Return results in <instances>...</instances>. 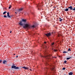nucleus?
<instances>
[{
  "instance_id": "nucleus-1",
  "label": "nucleus",
  "mask_w": 75,
  "mask_h": 75,
  "mask_svg": "<svg viewBox=\"0 0 75 75\" xmlns=\"http://www.w3.org/2000/svg\"><path fill=\"white\" fill-rule=\"evenodd\" d=\"M24 25L23 26V28H35L36 27V25H35L30 26L28 24H24Z\"/></svg>"
},
{
  "instance_id": "nucleus-2",
  "label": "nucleus",
  "mask_w": 75,
  "mask_h": 75,
  "mask_svg": "<svg viewBox=\"0 0 75 75\" xmlns=\"http://www.w3.org/2000/svg\"><path fill=\"white\" fill-rule=\"evenodd\" d=\"M50 67L49 68H46L45 69V71H47V70L48 69H51L52 71H55V67H54V66H53L51 64L49 65Z\"/></svg>"
},
{
  "instance_id": "nucleus-3",
  "label": "nucleus",
  "mask_w": 75,
  "mask_h": 75,
  "mask_svg": "<svg viewBox=\"0 0 75 75\" xmlns=\"http://www.w3.org/2000/svg\"><path fill=\"white\" fill-rule=\"evenodd\" d=\"M45 52L46 53H45V56H44V57L46 58V59H47V61H48V59H51V57L52 56V55L51 54H47V51H45Z\"/></svg>"
},
{
  "instance_id": "nucleus-4",
  "label": "nucleus",
  "mask_w": 75,
  "mask_h": 75,
  "mask_svg": "<svg viewBox=\"0 0 75 75\" xmlns=\"http://www.w3.org/2000/svg\"><path fill=\"white\" fill-rule=\"evenodd\" d=\"M27 21L26 19H23L21 21H20L19 23V24L20 25H24L25 24H24Z\"/></svg>"
},
{
  "instance_id": "nucleus-5",
  "label": "nucleus",
  "mask_w": 75,
  "mask_h": 75,
  "mask_svg": "<svg viewBox=\"0 0 75 75\" xmlns=\"http://www.w3.org/2000/svg\"><path fill=\"white\" fill-rule=\"evenodd\" d=\"M11 68H14L15 69H19V67H16V66L13 65L11 67Z\"/></svg>"
},
{
  "instance_id": "nucleus-6",
  "label": "nucleus",
  "mask_w": 75,
  "mask_h": 75,
  "mask_svg": "<svg viewBox=\"0 0 75 75\" xmlns=\"http://www.w3.org/2000/svg\"><path fill=\"white\" fill-rule=\"evenodd\" d=\"M52 34L50 33H47V34H45V35L47 36V37H50L51 35Z\"/></svg>"
},
{
  "instance_id": "nucleus-7",
  "label": "nucleus",
  "mask_w": 75,
  "mask_h": 75,
  "mask_svg": "<svg viewBox=\"0 0 75 75\" xmlns=\"http://www.w3.org/2000/svg\"><path fill=\"white\" fill-rule=\"evenodd\" d=\"M68 8L70 11V10H72V6H70L68 7Z\"/></svg>"
},
{
  "instance_id": "nucleus-8",
  "label": "nucleus",
  "mask_w": 75,
  "mask_h": 75,
  "mask_svg": "<svg viewBox=\"0 0 75 75\" xmlns=\"http://www.w3.org/2000/svg\"><path fill=\"white\" fill-rule=\"evenodd\" d=\"M22 68L25 69H29V68L28 67H22Z\"/></svg>"
},
{
  "instance_id": "nucleus-9",
  "label": "nucleus",
  "mask_w": 75,
  "mask_h": 75,
  "mask_svg": "<svg viewBox=\"0 0 75 75\" xmlns=\"http://www.w3.org/2000/svg\"><path fill=\"white\" fill-rule=\"evenodd\" d=\"M37 7L39 9H40V8L41 7L40 6V4H38L37 5Z\"/></svg>"
},
{
  "instance_id": "nucleus-10",
  "label": "nucleus",
  "mask_w": 75,
  "mask_h": 75,
  "mask_svg": "<svg viewBox=\"0 0 75 75\" xmlns=\"http://www.w3.org/2000/svg\"><path fill=\"white\" fill-rule=\"evenodd\" d=\"M7 16L8 17H10V18L11 17L10 16V15H9V12H8L7 13Z\"/></svg>"
},
{
  "instance_id": "nucleus-11",
  "label": "nucleus",
  "mask_w": 75,
  "mask_h": 75,
  "mask_svg": "<svg viewBox=\"0 0 75 75\" xmlns=\"http://www.w3.org/2000/svg\"><path fill=\"white\" fill-rule=\"evenodd\" d=\"M7 63V61L5 60L3 61V64H6Z\"/></svg>"
},
{
  "instance_id": "nucleus-12",
  "label": "nucleus",
  "mask_w": 75,
  "mask_h": 75,
  "mask_svg": "<svg viewBox=\"0 0 75 75\" xmlns=\"http://www.w3.org/2000/svg\"><path fill=\"white\" fill-rule=\"evenodd\" d=\"M69 75H73V73L72 72H70L69 73Z\"/></svg>"
},
{
  "instance_id": "nucleus-13",
  "label": "nucleus",
  "mask_w": 75,
  "mask_h": 75,
  "mask_svg": "<svg viewBox=\"0 0 75 75\" xmlns=\"http://www.w3.org/2000/svg\"><path fill=\"white\" fill-rule=\"evenodd\" d=\"M48 62L47 61H45V65H48V64L47 63Z\"/></svg>"
},
{
  "instance_id": "nucleus-14",
  "label": "nucleus",
  "mask_w": 75,
  "mask_h": 75,
  "mask_svg": "<svg viewBox=\"0 0 75 75\" xmlns=\"http://www.w3.org/2000/svg\"><path fill=\"white\" fill-rule=\"evenodd\" d=\"M23 10V8H21L20 9H19V10H18V11H22Z\"/></svg>"
},
{
  "instance_id": "nucleus-15",
  "label": "nucleus",
  "mask_w": 75,
  "mask_h": 75,
  "mask_svg": "<svg viewBox=\"0 0 75 75\" xmlns=\"http://www.w3.org/2000/svg\"><path fill=\"white\" fill-rule=\"evenodd\" d=\"M65 11H69V9L68 8H66L65 9Z\"/></svg>"
},
{
  "instance_id": "nucleus-16",
  "label": "nucleus",
  "mask_w": 75,
  "mask_h": 75,
  "mask_svg": "<svg viewBox=\"0 0 75 75\" xmlns=\"http://www.w3.org/2000/svg\"><path fill=\"white\" fill-rule=\"evenodd\" d=\"M4 18H8V17H7V16L5 15L4 16Z\"/></svg>"
},
{
  "instance_id": "nucleus-17",
  "label": "nucleus",
  "mask_w": 75,
  "mask_h": 75,
  "mask_svg": "<svg viewBox=\"0 0 75 75\" xmlns=\"http://www.w3.org/2000/svg\"><path fill=\"white\" fill-rule=\"evenodd\" d=\"M70 58H72V57H69V58H67V60H68L69 59H70Z\"/></svg>"
},
{
  "instance_id": "nucleus-18",
  "label": "nucleus",
  "mask_w": 75,
  "mask_h": 75,
  "mask_svg": "<svg viewBox=\"0 0 75 75\" xmlns=\"http://www.w3.org/2000/svg\"><path fill=\"white\" fill-rule=\"evenodd\" d=\"M7 13V11H4L3 13V14H6V13Z\"/></svg>"
},
{
  "instance_id": "nucleus-19",
  "label": "nucleus",
  "mask_w": 75,
  "mask_h": 75,
  "mask_svg": "<svg viewBox=\"0 0 75 75\" xmlns=\"http://www.w3.org/2000/svg\"><path fill=\"white\" fill-rule=\"evenodd\" d=\"M11 8V5L10 6L8 7V8L9 9H10V8Z\"/></svg>"
},
{
  "instance_id": "nucleus-20",
  "label": "nucleus",
  "mask_w": 75,
  "mask_h": 75,
  "mask_svg": "<svg viewBox=\"0 0 75 75\" xmlns=\"http://www.w3.org/2000/svg\"><path fill=\"white\" fill-rule=\"evenodd\" d=\"M57 50H55V49H54V52H57Z\"/></svg>"
},
{
  "instance_id": "nucleus-21",
  "label": "nucleus",
  "mask_w": 75,
  "mask_h": 75,
  "mask_svg": "<svg viewBox=\"0 0 75 75\" xmlns=\"http://www.w3.org/2000/svg\"><path fill=\"white\" fill-rule=\"evenodd\" d=\"M63 53H67L68 52H66L65 51H64V52H63Z\"/></svg>"
},
{
  "instance_id": "nucleus-22",
  "label": "nucleus",
  "mask_w": 75,
  "mask_h": 75,
  "mask_svg": "<svg viewBox=\"0 0 75 75\" xmlns=\"http://www.w3.org/2000/svg\"><path fill=\"white\" fill-rule=\"evenodd\" d=\"M54 42H53L51 44H52V45H54Z\"/></svg>"
},
{
  "instance_id": "nucleus-23",
  "label": "nucleus",
  "mask_w": 75,
  "mask_h": 75,
  "mask_svg": "<svg viewBox=\"0 0 75 75\" xmlns=\"http://www.w3.org/2000/svg\"><path fill=\"white\" fill-rule=\"evenodd\" d=\"M64 64H66L67 63V61L65 60L64 62Z\"/></svg>"
},
{
  "instance_id": "nucleus-24",
  "label": "nucleus",
  "mask_w": 75,
  "mask_h": 75,
  "mask_svg": "<svg viewBox=\"0 0 75 75\" xmlns=\"http://www.w3.org/2000/svg\"><path fill=\"white\" fill-rule=\"evenodd\" d=\"M71 51V49H70V48H69L68 50V51Z\"/></svg>"
},
{
  "instance_id": "nucleus-25",
  "label": "nucleus",
  "mask_w": 75,
  "mask_h": 75,
  "mask_svg": "<svg viewBox=\"0 0 75 75\" xmlns=\"http://www.w3.org/2000/svg\"><path fill=\"white\" fill-rule=\"evenodd\" d=\"M62 21V19H61L59 20V21Z\"/></svg>"
},
{
  "instance_id": "nucleus-26",
  "label": "nucleus",
  "mask_w": 75,
  "mask_h": 75,
  "mask_svg": "<svg viewBox=\"0 0 75 75\" xmlns=\"http://www.w3.org/2000/svg\"><path fill=\"white\" fill-rule=\"evenodd\" d=\"M65 69H66V68L64 67V68H63L62 69H63V70H65Z\"/></svg>"
},
{
  "instance_id": "nucleus-27",
  "label": "nucleus",
  "mask_w": 75,
  "mask_h": 75,
  "mask_svg": "<svg viewBox=\"0 0 75 75\" xmlns=\"http://www.w3.org/2000/svg\"><path fill=\"white\" fill-rule=\"evenodd\" d=\"M2 62V60H0V63H1V62Z\"/></svg>"
},
{
  "instance_id": "nucleus-28",
  "label": "nucleus",
  "mask_w": 75,
  "mask_h": 75,
  "mask_svg": "<svg viewBox=\"0 0 75 75\" xmlns=\"http://www.w3.org/2000/svg\"><path fill=\"white\" fill-rule=\"evenodd\" d=\"M52 58H56V57H52Z\"/></svg>"
},
{
  "instance_id": "nucleus-29",
  "label": "nucleus",
  "mask_w": 75,
  "mask_h": 75,
  "mask_svg": "<svg viewBox=\"0 0 75 75\" xmlns=\"http://www.w3.org/2000/svg\"><path fill=\"white\" fill-rule=\"evenodd\" d=\"M72 9L73 10V11H75V10H74V8H72Z\"/></svg>"
},
{
  "instance_id": "nucleus-30",
  "label": "nucleus",
  "mask_w": 75,
  "mask_h": 75,
  "mask_svg": "<svg viewBox=\"0 0 75 75\" xmlns=\"http://www.w3.org/2000/svg\"><path fill=\"white\" fill-rule=\"evenodd\" d=\"M44 43H45V44H46V43H47V42H44Z\"/></svg>"
},
{
  "instance_id": "nucleus-31",
  "label": "nucleus",
  "mask_w": 75,
  "mask_h": 75,
  "mask_svg": "<svg viewBox=\"0 0 75 75\" xmlns=\"http://www.w3.org/2000/svg\"><path fill=\"white\" fill-rule=\"evenodd\" d=\"M18 56H17L16 57V58H18Z\"/></svg>"
},
{
  "instance_id": "nucleus-32",
  "label": "nucleus",
  "mask_w": 75,
  "mask_h": 75,
  "mask_svg": "<svg viewBox=\"0 0 75 75\" xmlns=\"http://www.w3.org/2000/svg\"><path fill=\"white\" fill-rule=\"evenodd\" d=\"M45 48H47V46H45Z\"/></svg>"
},
{
  "instance_id": "nucleus-33",
  "label": "nucleus",
  "mask_w": 75,
  "mask_h": 75,
  "mask_svg": "<svg viewBox=\"0 0 75 75\" xmlns=\"http://www.w3.org/2000/svg\"><path fill=\"white\" fill-rule=\"evenodd\" d=\"M10 33H11V31L10 32Z\"/></svg>"
},
{
  "instance_id": "nucleus-34",
  "label": "nucleus",
  "mask_w": 75,
  "mask_h": 75,
  "mask_svg": "<svg viewBox=\"0 0 75 75\" xmlns=\"http://www.w3.org/2000/svg\"><path fill=\"white\" fill-rule=\"evenodd\" d=\"M59 19H60V20H61V18H60Z\"/></svg>"
},
{
  "instance_id": "nucleus-35",
  "label": "nucleus",
  "mask_w": 75,
  "mask_h": 75,
  "mask_svg": "<svg viewBox=\"0 0 75 75\" xmlns=\"http://www.w3.org/2000/svg\"><path fill=\"white\" fill-rule=\"evenodd\" d=\"M41 57H43V56H41Z\"/></svg>"
},
{
  "instance_id": "nucleus-36",
  "label": "nucleus",
  "mask_w": 75,
  "mask_h": 75,
  "mask_svg": "<svg viewBox=\"0 0 75 75\" xmlns=\"http://www.w3.org/2000/svg\"><path fill=\"white\" fill-rule=\"evenodd\" d=\"M74 11H75V8H74Z\"/></svg>"
},
{
  "instance_id": "nucleus-37",
  "label": "nucleus",
  "mask_w": 75,
  "mask_h": 75,
  "mask_svg": "<svg viewBox=\"0 0 75 75\" xmlns=\"http://www.w3.org/2000/svg\"><path fill=\"white\" fill-rule=\"evenodd\" d=\"M16 14H17V12H15Z\"/></svg>"
},
{
  "instance_id": "nucleus-38",
  "label": "nucleus",
  "mask_w": 75,
  "mask_h": 75,
  "mask_svg": "<svg viewBox=\"0 0 75 75\" xmlns=\"http://www.w3.org/2000/svg\"><path fill=\"white\" fill-rule=\"evenodd\" d=\"M14 55H16V54H14Z\"/></svg>"
},
{
  "instance_id": "nucleus-39",
  "label": "nucleus",
  "mask_w": 75,
  "mask_h": 75,
  "mask_svg": "<svg viewBox=\"0 0 75 75\" xmlns=\"http://www.w3.org/2000/svg\"><path fill=\"white\" fill-rule=\"evenodd\" d=\"M46 74H47V73H46Z\"/></svg>"
},
{
  "instance_id": "nucleus-40",
  "label": "nucleus",
  "mask_w": 75,
  "mask_h": 75,
  "mask_svg": "<svg viewBox=\"0 0 75 75\" xmlns=\"http://www.w3.org/2000/svg\"><path fill=\"white\" fill-rule=\"evenodd\" d=\"M30 71H31V69H30Z\"/></svg>"
},
{
  "instance_id": "nucleus-41",
  "label": "nucleus",
  "mask_w": 75,
  "mask_h": 75,
  "mask_svg": "<svg viewBox=\"0 0 75 75\" xmlns=\"http://www.w3.org/2000/svg\"><path fill=\"white\" fill-rule=\"evenodd\" d=\"M64 75H65V74H64Z\"/></svg>"
}]
</instances>
